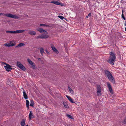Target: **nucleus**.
Listing matches in <instances>:
<instances>
[{"mask_svg":"<svg viewBox=\"0 0 126 126\" xmlns=\"http://www.w3.org/2000/svg\"><path fill=\"white\" fill-rule=\"evenodd\" d=\"M110 56L109 59L107 60V62L110 64L113 65L114 62L115 61L116 58V54L114 52L111 51L109 53Z\"/></svg>","mask_w":126,"mask_h":126,"instance_id":"1","label":"nucleus"},{"mask_svg":"<svg viewBox=\"0 0 126 126\" xmlns=\"http://www.w3.org/2000/svg\"><path fill=\"white\" fill-rule=\"evenodd\" d=\"M104 72L106 76L107 77L109 80L113 84L115 83V81L114 78L110 72L107 70H105Z\"/></svg>","mask_w":126,"mask_h":126,"instance_id":"2","label":"nucleus"},{"mask_svg":"<svg viewBox=\"0 0 126 126\" xmlns=\"http://www.w3.org/2000/svg\"><path fill=\"white\" fill-rule=\"evenodd\" d=\"M16 64L17 65L21 70L24 71L25 70V68L20 63L17 61L16 63Z\"/></svg>","mask_w":126,"mask_h":126,"instance_id":"3","label":"nucleus"},{"mask_svg":"<svg viewBox=\"0 0 126 126\" xmlns=\"http://www.w3.org/2000/svg\"><path fill=\"white\" fill-rule=\"evenodd\" d=\"M4 64L6 65V66H4V68L6 70L9 72L10 71H11L12 69V68L11 67L12 66L9 64L6 63H4Z\"/></svg>","mask_w":126,"mask_h":126,"instance_id":"4","label":"nucleus"},{"mask_svg":"<svg viewBox=\"0 0 126 126\" xmlns=\"http://www.w3.org/2000/svg\"><path fill=\"white\" fill-rule=\"evenodd\" d=\"M49 37L47 35H44V34H42L41 35L37 36L36 39H46Z\"/></svg>","mask_w":126,"mask_h":126,"instance_id":"5","label":"nucleus"},{"mask_svg":"<svg viewBox=\"0 0 126 126\" xmlns=\"http://www.w3.org/2000/svg\"><path fill=\"white\" fill-rule=\"evenodd\" d=\"M5 16L9 17L15 19H18L19 17L17 16L12 15L11 14H6Z\"/></svg>","mask_w":126,"mask_h":126,"instance_id":"6","label":"nucleus"},{"mask_svg":"<svg viewBox=\"0 0 126 126\" xmlns=\"http://www.w3.org/2000/svg\"><path fill=\"white\" fill-rule=\"evenodd\" d=\"M51 3H54L56 5H60L61 6H64V4L58 1L55 0H53L50 2Z\"/></svg>","mask_w":126,"mask_h":126,"instance_id":"7","label":"nucleus"},{"mask_svg":"<svg viewBox=\"0 0 126 126\" xmlns=\"http://www.w3.org/2000/svg\"><path fill=\"white\" fill-rule=\"evenodd\" d=\"M107 85L108 87L109 88V90L110 93L113 94V93L111 86L109 82H107Z\"/></svg>","mask_w":126,"mask_h":126,"instance_id":"8","label":"nucleus"},{"mask_svg":"<svg viewBox=\"0 0 126 126\" xmlns=\"http://www.w3.org/2000/svg\"><path fill=\"white\" fill-rule=\"evenodd\" d=\"M34 117V116L32 114V111H30L29 115V119L31 120Z\"/></svg>","mask_w":126,"mask_h":126,"instance_id":"9","label":"nucleus"},{"mask_svg":"<svg viewBox=\"0 0 126 126\" xmlns=\"http://www.w3.org/2000/svg\"><path fill=\"white\" fill-rule=\"evenodd\" d=\"M66 97L72 103H74L75 102H74V100L72 99L70 96L66 95Z\"/></svg>","mask_w":126,"mask_h":126,"instance_id":"10","label":"nucleus"},{"mask_svg":"<svg viewBox=\"0 0 126 126\" xmlns=\"http://www.w3.org/2000/svg\"><path fill=\"white\" fill-rule=\"evenodd\" d=\"M20 125L21 126H25V120L24 119H22L20 122Z\"/></svg>","mask_w":126,"mask_h":126,"instance_id":"11","label":"nucleus"},{"mask_svg":"<svg viewBox=\"0 0 126 126\" xmlns=\"http://www.w3.org/2000/svg\"><path fill=\"white\" fill-rule=\"evenodd\" d=\"M23 95L24 99H27L28 97L24 90L23 91Z\"/></svg>","mask_w":126,"mask_h":126,"instance_id":"12","label":"nucleus"},{"mask_svg":"<svg viewBox=\"0 0 126 126\" xmlns=\"http://www.w3.org/2000/svg\"><path fill=\"white\" fill-rule=\"evenodd\" d=\"M63 104L64 106L66 108L68 109L69 108V107L66 102L63 101Z\"/></svg>","mask_w":126,"mask_h":126,"instance_id":"13","label":"nucleus"},{"mask_svg":"<svg viewBox=\"0 0 126 126\" xmlns=\"http://www.w3.org/2000/svg\"><path fill=\"white\" fill-rule=\"evenodd\" d=\"M25 44L23 43H19L17 46L15 47L16 48H17L20 47H21L23 46H24Z\"/></svg>","mask_w":126,"mask_h":126,"instance_id":"14","label":"nucleus"},{"mask_svg":"<svg viewBox=\"0 0 126 126\" xmlns=\"http://www.w3.org/2000/svg\"><path fill=\"white\" fill-rule=\"evenodd\" d=\"M52 50L55 52L57 53H59L58 51L56 49L55 47H51Z\"/></svg>","mask_w":126,"mask_h":126,"instance_id":"15","label":"nucleus"},{"mask_svg":"<svg viewBox=\"0 0 126 126\" xmlns=\"http://www.w3.org/2000/svg\"><path fill=\"white\" fill-rule=\"evenodd\" d=\"M28 33L31 35H35L36 34V32L34 31H30Z\"/></svg>","mask_w":126,"mask_h":126,"instance_id":"16","label":"nucleus"},{"mask_svg":"<svg viewBox=\"0 0 126 126\" xmlns=\"http://www.w3.org/2000/svg\"><path fill=\"white\" fill-rule=\"evenodd\" d=\"M38 60L39 63L43 64L44 63L43 61V60H42L41 58H37Z\"/></svg>","mask_w":126,"mask_h":126,"instance_id":"17","label":"nucleus"},{"mask_svg":"<svg viewBox=\"0 0 126 126\" xmlns=\"http://www.w3.org/2000/svg\"><path fill=\"white\" fill-rule=\"evenodd\" d=\"M34 103L33 100H32L31 101V103L30 105V106H31L33 107L34 105Z\"/></svg>","mask_w":126,"mask_h":126,"instance_id":"18","label":"nucleus"},{"mask_svg":"<svg viewBox=\"0 0 126 126\" xmlns=\"http://www.w3.org/2000/svg\"><path fill=\"white\" fill-rule=\"evenodd\" d=\"M97 95L98 96L101 95L102 94L101 90L97 91Z\"/></svg>","mask_w":126,"mask_h":126,"instance_id":"19","label":"nucleus"},{"mask_svg":"<svg viewBox=\"0 0 126 126\" xmlns=\"http://www.w3.org/2000/svg\"><path fill=\"white\" fill-rule=\"evenodd\" d=\"M68 87L69 90L70 92V93L72 94H73L74 91L69 86H68Z\"/></svg>","mask_w":126,"mask_h":126,"instance_id":"20","label":"nucleus"},{"mask_svg":"<svg viewBox=\"0 0 126 126\" xmlns=\"http://www.w3.org/2000/svg\"><path fill=\"white\" fill-rule=\"evenodd\" d=\"M28 62L31 65H32L33 64V63L32 62L30 59H27Z\"/></svg>","mask_w":126,"mask_h":126,"instance_id":"21","label":"nucleus"},{"mask_svg":"<svg viewBox=\"0 0 126 126\" xmlns=\"http://www.w3.org/2000/svg\"><path fill=\"white\" fill-rule=\"evenodd\" d=\"M66 116L67 117H68L69 118H70V119H74V118L72 116H71V115H69V114H66Z\"/></svg>","mask_w":126,"mask_h":126,"instance_id":"22","label":"nucleus"},{"mask_svg":"<svg viewBox=\"0 0 126 126\" xmlns=\"http://www.w3.org/2000/svg\"><path fill=\"white\" fill-rule=\"evenodd\" d=\"M97 91L101 90V88L100 86L99 85H97Z\"/></svg>","mask_w":126,"mask_h":126,"instance_id":"23","label":"nucleus"},{"mask_svg":"<svg viewBox=\"0 0 126 126\" xmlns=\"http://www.w3.org/2000/svg\"><path fill=\"white\" fill-rule=\"evenodd\" d=\"M40 52H41L42 55L43 53H44V49L43 48H40Z\"/></svg>","mask_w":126,"mask_h":126,"instance_id":"24","label":"nucleus"},{"mask_svg":"<svg viewBox=\"0 0 126 126\" xmlns=\"http://www.w3.org/2000/svg\"><path fill=\"white\" fill-rule=\"evenodd\" d=\"M25 31L23 30H17V33H19L23 32Z\"/></svg>","mask_w":126,"mask_h":126,"instance_id":"25","label":"nucleus"},{"mask_svg":"<svg viewBox=\"0 0 126 126\" xmlns=\"http://www.w3.org/2000/svg\"><path fill=\"white\" fill-rule=\"evenodd\" d=\"M58 17L62 20H63V19H65L64 17L61 16H58Z\"/></svg>","mask_w":126,"mask_h":126,"instance_id":"26","label":"nucleus"},{"mask_svg":"<svg viewBox=\"0 0 126 126\" xmlns=\"http://www.w3.org/2000/svg\"><path fill=\"white\" fill-rule=\"evenodd\" d=\"M31 65L32 66L33 68L34 69H35L36 68V66L35 65V64L34 63H33V64L32 65Z\"/></svg>","mask_w":126,"mask_h":126,"instance_id":"27","label":"nucleus"},{"mask_svg":"<svg viewBox=\"0 0 126 126\" xmlns=\"http://www.w3.org/2000/svg\"><path fill=\"white\" fill-rule=\"evenodd\" d=\"M40 26H49L48 25L44 24H40Z\"/></svg>","mask_w":126,"mask_h":126,"instance_id":"28","label":"nucleus"},{"mask_svg":"<svg viewBox=\"0 0 126 126\" xmlns=\"http://www.w3.org/2000/svg\"><path fill=\"white\" fill-rule=\"evenodd\" d=\"M5 46L10 47V43H7L6 44L4 45Z\"/></svg>","mask_w":126,"mask_h":126,"instance_id":"29","label":"nucleus"},{"mask_svg":"<svg viewBox=\"0 0 126 126\" xmlns=\"http://www.w3.org/2000/svg\"><path fill=\"white\" fill-rule=\"evenodd\" d=\"M122 17L123 19L124 20H126V18L125 17L123 14V13H122Z\"/></svg>","mask_w":126,"mask_h":126,"instance_id":"30","label":"nucleus"},{"mask_svg":"<svg viewBox=\"0 0 126 126\" xmlns=\"http://www.w3.org/2000/svg\"><path fill=\"white\" fill-rule=\"evenodd\" d=\"M26 105H27V106L28 105H29V101L28 100H26Z\"/></svg>","mask_w":126,"mask_h":126,"instance_id":"31","label":"nucleus"},{"mask_svg":"<svg viewBox=\"0 0 126 126\" xmlns=\"http://www.w3.org/2000/svg\"><path fill=\"white\" fill-rule=\"evenodd\" d=\"M42 29V28H37L36 30L40 32V31H41V30Z\"/></svg>","mask_w":126,"mask_h":126,"instance_id":"32","label":"nucleus"},{"mask_svg":"<svg viewBox=\"0 0 126 126\" xmlns=\"http://www.w3.org/2000/svg\"><path fill=\"white\" fill-rule=\"evenodd\" d=\"M41 31H40V32L41 33H43L45 32V30L43 29H41Z\"/></svg>","mask_w":126,"mask_h":126,"instance_id":"33","label":"nucleus"},{"mask_svg":"<svg viewBox=\"0 0 126 126\" xmlns=\"http://www.w3.org/2000/svg\"><path fill=\"white\" fill-rule=\"evenodd\" d=\"M17 33V30L15 31H12V33Z\"/></svg>","mask_w":126,"mask_h":126,"instance_id":"34","label":"nucleus"},{"mask_svg":"<svg viewBox=\"0 0 126 126\" xmlns=\"http://www.w3.org/2000/svg\"><path fill=\"white\" fill-rule=\"evenodd\" d=\"M15 45V44H12L10 43V47L14 46Z\"/></svg>","mask_w":126,"mask_h":126,"instance_id":"35","label":"nucleus"},{"mask_svg":"<svg viewBox=\"0 0 126 126\" xmlns=\"http://www.w3.org/2000/svg\"><path fill=\"white\" fill-rule=\"evenodd\" d=\"M12 31H6V32L8 33H12Z\"/></svg>","mask_w":126,"mask_h":126,"instance_id":"36","label":"nucleus"},{"mask_svg":"<svg viewBox=\"0 0 126 126\" xmlns=\"http://www.w3.org/2000/svg\"><path fill=\"white\" fill-rule=\"evenodd\" d=\"M124 124H126V118L124 120Z\"/></svg>","mask_w":126,"mask_h":126,"instance_id":"37","label":"nucleus"},{"mask_svg":"<svg viewBox=\"0 0 126 126\" xmlns=\"http://www.w3.org/2000/svg\"><path fill=\"white\" fill-rule=\"evenodd\" d=\"M45 51L49 55V53L47 51V50H46Z\"/></svg>","mask_w":126,"mask_h":126,"instance_id":"38","label":"nucleus"},{"mask_svg":"<svg viewBox=\"0 0 126 126\" xmlns=\"http://www.w3.org/2000/svg\"><path fill=\"white\" fill-rule=\"evenodd\" d=\"M91 13H90L89 14L88 16L89 17H90L91 15Z\"/></svg>","mask_w":126,"mask_h":126,"instance_id":"39","label":"nucleus"},{"mask_svg":"<svg viewBox=\"0 0 126 126\" xmlns=\"http://www.w3.org/2000/svg\"><path fill=\"white\" fill-rule=\"evenodd\" d=\"M45 32V34H47L48 33V32H47L46 31H45V32Z\"/></svg>","mask_w":126,"mask_h":126,"instance_id":"40","label":"nucleus"},{"mask_svg":"<svg viewBox=\"0 0 126 126\" xmlns=\"http://www.w3.org/2000/svg\"><path fill=\"white\" fill-rule=\"evenodd\" d=\"M26 107L27 108H28V109H29V105H28L27 106V105H26Z\"/></svg>","mask_w":126,"mask_h":126,"instance_id":"41","label":"nucleus"},{"mask_svg":"<svg viewBox=\"0 0 126 126\" xmlns=\"http://www.w3.org/2000/svg\"><path fill=\"white\" fill-rule=\"evenodd\" d=\"M125 25L126 26V21H125Z\"/></svg>","mask_w":126,"mask_h":126,"instance_id":"42","label":"nucleus"},{"mask_svg":"<svg viewBox=\"0 0 126 126\" xmlns=\"http://www.w3.org/2000/svg\"><path fill=\"white\" fill-rule=\"evenodd\" d=\"M2 15V13H0V16L1 15Z\"/></svg>","mask_w":126,"mask_h":126,"instance_id":"43","label":"nucleus"},{"mask_svg":"<svg viewBox=\"0 0 126 126\" xmlns=\"http://www.w3.org/2000/svg\"><path fill=\"white\" fill-rule=\"evenodd\" d=\"M122 13H123V10H122Z\"/></svg>","mask_w":126,"mask_h":126,"instance_id":"44","label":"nucleus"},{"mask_svg":"<svg viewBox=\"0 0 126 126\" xmlns=\"http://www.w3.org/2000/svg\"><path fill=\"white\" fill-rule=\"evenodd\" d=\"M125 30L126 31V27L125 28Z\"/></svg>","mask_w":126,"mask_h":126,"instance_id":"45","label":"nucleus"},{"mask_svg":"<svg viewBox=\"0 0 126 126\" xmlns=\"http://www.w3.org/2000/svg\"><path fill=\"white\" fill-rule=\"evenodd\" d=\"M88 17V16H86V18H87Z\"/></svg>","mask_w":126,"mask_h":126,"instance_id":"46","label":"nucleus"},{"mask_svg":"<svg viewBox=\"0 0 126 126\" xmlns=\"http://www.w3.org/2000/svg\"><path fill=\"white\" fill-rule=\"evenodd\" d=\"M26 126H28V125H27Z\"/></svg>","mask_w":126,"mask_h":126,"instance_id":"47","label":"nucleus"}]
</instances>
